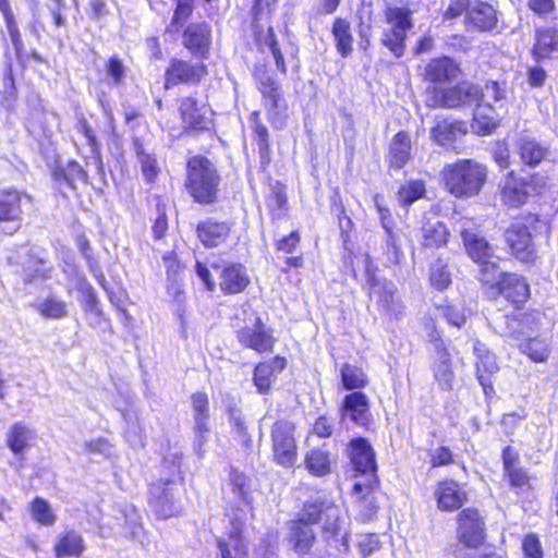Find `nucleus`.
I'll list each match as a JSON object with an SVG mask.
<instances>
[{
  "instance_id": "nucleus-12",
  "label": "nucleus",
  "mask_w": 558,
  "mask_h": 558,
  "mask_svg": "<svg viewBox=\"0 0 558 558\" xmlns=\"http://www.w3.org/2000/svg\"><path fill=\"white\" fill-rule=\"evenodd\" d=\"M458 538L470 548H478L485 539V522L475 508L463 509L458 517Z\"/></svg>"
},
{
  "instance_id": "nucleus-23",
  "label": "nucleus",
  "mask_w": 558,
  "mask_h": 558,
  "mask_svg": "<svg viewBox=\"0 0 558 558\" xmlns=\"http://www.w3.org/2000/svg\"><path fill=\"white\" fill-rule=\"evenodd\" d=\"M217 548L220 558H246L247 545L240 523L233 522L227 537L217 538Z\"/></svg>"
},
{
  "instance_id": "nucleus-24",
  "label": "nucleus",
  "mask_w": 558,
  "mask_h": 558,
  "mask_svg": "<svg viewBox=\"0 0 558 558\" xmlns=\"http://www.w3.org/2000/svg\"><path fill=\"white\" fill-rule=\"evenodd\" d=\"M286 367V360L276 356L269 361L259 363L254 369V385L259 393L269 392L277 375Z\"/></svg>"
},
{
  "instance_id": "nucleus-44",
  "label": "nucleus",
  "mask_w": 558,
  "mask_h": 558,
  "mask_svg": "<svg viewBox=\"0 0 558 558\" xmlns=\"http://www.w3.org/2000/svg\"><path fill=\"white\" fill-rule=\"evenodd\" d=\"M558 50V32L555 28H544L537 32L533 53L537 59L549 57Z\"/></svg>"
},
{
  "instance_id": "nucleus-64",
  "label": "nucleus",
  "mask_w": 558,
  "mask_h": 558,
  "mask_svg": "<svg viewBox=\"0 0 558 558\" xmlns=\"http://www.w3.org/2000/svg\"><path fill=\"white\" fill-rule=\"evenodd\" d=\"M472 2L470 0H451L449 7L444 13L446 20L454 19L461 15L465 10L470 9Z\"/></svg>"
},
{
  "instance_id": "nucleus-51",
  "label": "nucleus",
  "mask_w": 558,
  "mask_h": 558,
  "mask_svg": "<svg viewBox=\"0 0 558 558\" xmlns=\"http://www.w3.org/2000/svg\"><path fill=\"white\" fill-rule=\"evenodd\" d=\"M264 43H265V46L268 47L270 53L272 54L278 71L281 72L282 74H286L287 65H286L283 54L280 50L278 39L275 35V31L272 27H269L267 29V34L265 36Z\"/></svg>"
},
{
  "instance_id": "nucleus-8",
  "label": "nucleus",
  "mask_w": 558,
  "mask_h": 558,
  "mask_svg": "<svg viewBox=\"0 0 558 558\" xmlns=\"http://www.w3.org/2000/svg\"><path fill=\"white\" fill-rule=\"evenodd\" d=\"M500 16L501 13L492 3L473 1L466 11L464 22L468 29L499 34L505 29Z\"/></svg>"
},
{
  "instance_id": "nucleus-21",
  "label": "nucleus",
  "mask_w": 558,
  "mask_h": 558,
  "mask_svg": "<svg viewBox=\"0 0 558 558\" xmlns=\"http://www.w3.org/2000/svg\"><path fill=\"white\" fill-rule=\"evenodd\" d=\"M534 192L532 184L523 178H517L513 171L508 173L501 191L502 201L511 207L523 205Z\"/></svg>"
},
{
  "instance_id": "nucleus-5",
  "label": "nucleus",
  "mask_w": 558,
  "mask_h": 558,
  "mask_svg": "<svg viewBox=\"0 0 558 558\" xmlns=\"http://www.w3.org/2000/svg\"><path fill=\"white\" fill-rule=\"evenodd\" d=\"M295 424L287 418L277 420L270 428L272 460L280 466L291 468L298 459Z\"/></svg>"
},
{
  "instance_id": "nucleus-58",
  "label": "nucleus",
  "mask_w": 558,
  "mask_h": 558,
  "mask_svg": "<svg viewBox=\"0 0 558 558\" xmlns=\"http://www.w3.org/2000/svg\"><path fill=\"white\" fill-rule=\"evenodd\" d=\"M357 547L362 558H368L380 548V542L376 534H365L360 537Z\"/></svg>"
},
{
  "instance_id": "nucleus-57",
  "label": "nucleus",
  "mask_w": 558,
  "mask_h": 558,
  "mask_svg": "<svg viewBox=\"0 0 558 558\" xmlns=\"http://www.w3.org/2000/svg\"><path fill=\"white\" fill-rule=\"evenodd\" d=\"M524 558H543V548L535 534H527L522 542Z\"/></svg>"
},
{
  "instance_id": "nucleus-46",
  "label": "nucleus",
  "mask_w": 558,
  "mask_h": 558,
  "mask_svg": "<svg viewBox=\"0 0 558 558\" xmlns=\"http://www.w3.org/2000/svg\"><path fill=\"white\" fill-rule=\"evenodd\" d=\"M252 119L254 122V134L255 141L258 147V153L260 156V161L263 165L269 162V154H270V144H269V133L268 129L258 121V113L253 112Z\"/></svg>"
},
{
  "instance_id": "nucleus-28",
  "label": "nucleus",
  "mask_w": 558,
  "mask_h": 558,
  "mask_svg": "<svg viewBox=\"0 0 558 558\" xmlns=\"http://www.w3.org/2000/svg\"><path fill=\"white\" fill-rule=\"evenodd\" d=\"M180 112L186 128L194 131H204L210 128L211 121L203 112L193 97H185L181 100Z\"/></svg>"
},
{
  "instance_id": "nucleus-1",
  "label": "nucleus",
  "mask_w": 558,
  "mask_h": 558,
  "mask_svg": "<svg viewBox=\"0 0 558 558\" xmlns=\"http://www.w3.org/2000/svg\"><path fill=\"white\" fill-rule=\"evenodd\" d=\"M487 175V167L473 159H460L445 166L441 171L446 189L458 198L476 196L486 183Z\"/></svg>"
},
{
  "instance_id": "nucleus-60",
  "label": "nucleus",
  "mask_w": 558,
  "mask_h": 558,
  "mask_svg": "<svg viewBox=\"0 0 558 558\" xmlns=\"http://www.w3.org/2000/svg\"><path fill=\"white\" fill-rule=\"evenodd\" d=\"M453 462V453L447 446H440L430 453V465L433 468L449 465Z\"/></svg>"
},
{
  "instance_id": "nucleus-10",
  "label": "nucleus",
  "mask_w": 558,
  "mask_h": 558,
  "mask_svg": "<svg viewBox=\"0 0 558 558\" xmlns=\"http://www.w3.org/2000/svg\"><path fill=\"white\" fill-rule=\"evenodd\" d=\"M511 254L524 264H533L537 254L527 225L521 220L512 222L505 231Z\"/></svg>"
},
{
  "instance_id": "nucleus-39",
  "label": "nucleus",
  "mask_w": 558,
  "mask_h": 558,
  "mask_svg": "<svg viewBox=\"0 0 558 558\" xmlns=\"http://www.w3.org/2000/svg\"><path fill=\"white\" fill-rule=\"evenodd\" d=\"M34 432L23 423L13 424L7 433L5 442L15 456H22L34 438Z\"/></svg>"
},
{
  "instance_id": "nucleus-63",
  "label": "nucleus",
  "mask_w": 558,
  "mask_h": 558,
  "mask_svg": "<svg viewBox=\"0 0 558 558\" xmlns=\"http://www.w3.org/2000/svg\"><path fill=\"white\" fill-rule=\"evenodd\" d=\"M527 7L539 16H547L556 8L554 0H529Z\"/></svg>"
},
{
  "instance_id": "nucleus-43",
  "label": "nucleus",
  "mask_w": 558,
  "mask_h": 558,
  "mask_svg": "<svg viewBox=\"0 0 558 558\" xmlns=\"http://www.w3.org/2000/svg\"><path fill=\"white\" fill-rule=\"evenodd\" d=\"M342 387L347 390L363 389L368 385V377L360 366L349 363L340 367Z\"/></svg>"
},
{
  "instance_id": "nucleus-11",
  "label": "nucleus",
  "mask_w": 558,
  "mask_h": 558,
  "mask_svg": "<svg viewBox=\"0 0 558 558\" xmlns=\"http://www.w3.org/2000/svg\"><path fill=\"white\" fill-rule=\"evenodd\" d=\"M303 520L315 523L323 521V531L331 536L338 534L343 523L340 508L333 502L322 498L304 505Z\"/></svg>"
},
{
  "instance_id": "nucleus-26",
  "label": "nucleus",
  "mask_w": 558,
  "mask_h": 558,
  "mask_svg": "<svg viewBox=\"0 0 558 558\" xmlns=\"http://www.w3.org/2000/svg\"><path fill=\"white\" fill-rule=\"evenodd\" d=\"M221 291L228 294H235L244 291L250 283L246 269L241 264L226 266L219 276Z\"/></svg>"
},
{
  "instance_id": "nucleus-20",
  "label": "nucleus",
  "mask_w": 558,
  "mask_h": 558,
  "mask_svg": "<svg viewBox=\"0 0 558 558\" xmlns=\"http://www.w3.org/2000/svg\"><path fill=\"white\" fill-rule=\"evenodd\" d=\"M499 293L512 304L519 306L530 298V286L524 277L505 274L497 282Z\"/></svg>"
},
{
  "instance_id": "nucleus-4",
  "label": "nucleus",
  "mask_w": 558,
  "mask_h": 558,
  "mask_svg": "<svg viewBox=\"0 0 558 558\" xmlns=\"http://www.w3.org/2000/svg\"><path fill=\"white\" fill-rule=\"evenodd\" d=\"M478 87L469 82H462L448 88L428 86L426 88L425 105L433 109L472 107L478 105Z\"/></svg>"
},
{
  "instance_id": "nucleus-37",
  "label": "nucleus",
  "mask_w": 558,
  "mask_h": 558,
  "mask_svg": "<svg viewBox=\"0 0 558 558\" xmlns=\"http://www.w3.org/2000/svg\"><path fill=\"white\" fill-rule=\"evenodd\" d=\"M380 214L381 225L386 232L385 245L387 260L392 265H399L404 258V253L401 248L400 236L397 232H395L392 226L386 218V215L389 214V211L380 210Z\"/></svg>"
},
{
  "instance_id": "nucleus-47",
  "label": "nucleus",
  "mask_w": 558,
  "mask_h": 558,
  "mask_svg": "<svg viewBox=\"0 0 558 558\" xmlns=\"http://www.w3.org/2000/svg\"><path fill=\"white\" fill-rule=\"evenodd\" d=\"M31 514L36 522L45 526H51L57 521V515L53 513L50 504L40 497H36L31 502Z\"/></svg>"
},
{
  "instance_id": "nucleus-36",
  "label": "nucleus",
  "mask_w": 558,
  "mask_h": 558,
  "mask_svg": "<svg viewBox=\"0 0 558 558\" xmlns=\"http://www.w3.org/2000/svg\"><path fill=\"white\" fill-rule=\"evenodd\" d=\"M331 34L339 54L342 58H348L353 51V35L350 23L345 19L337 17L333 21Z\"/></svg>"
},
{
  "instance_id": "nucleus-62",
  "label": "nucleus",
  "mask_w": 558,
  "mask_h": 558,
  "mask_svg": "<svg viewBox=\"0 0 558 558\" xmlns=\"http://www.w3.org/2000/svg\"><path fill=\"white\" fill-rule=\"evenodd\" d=\"M84 447L85 450L90 453H98L105 457H109L111 453V446L105 438L86 441Z\"/></svg>"
},
{
  "instance_id": "nucleus-55",
  "label": "nucleus",
  "mask_w": 558,
  "mask_h": 558,
  "mask_svg": "<svg viewBox=\"0 0 558 558\" xmlns=\"http://www.w3.org/2000/svg\"><path fill=\"white\" fill-rule=\"evenodd\" d=\"M194 10V0H178L171 26H183Z\"/></svg>"
},
{
  "instance_id": "nucleus-9",
  "label": "nucleus",
  "mask_w": 558,
  "mask_h": 558,
  "mask_svg": "<svg viewBox=\"0 0 558 558\" xmlns=\"http://www.w3.org/2000/svg\"><path fill=\"white\" fill-rule=\"evenodd\" d=\"M178 496L179 489L172 482L153 484L150 486V508L160 519L178 515L182 511V504Z\"/></svg>"
},
{
  "instance_id": "nucleus-48",
  "label": "nucleus",
  "mask_w": 558,
  "mask_h": 558,
  "mask_svg": "<svg viewBox=\"0 0 558 558\" xmlns=\"http://www.w3.org/2000/svg\"><path fill=\"white\" fill-rule=\"evenodd\" d=\"M429 281L432 286L442 291L451 282L450 272L448 271L447 264L442 259H437L430 267Z\"/></svg>"
},
{
  "instance_id": "nucleus-42",
  "label": "nucleus",
  "mask_w": 558,
  "mask_h": 558,
  "mask_svg": "<svg viewBox=\"0 0 558 558\" xmlns=\"http://www.w3.org/2000/svg\"><path fill=\"white\" fill-rule=\"evenodd\" d=\"M21 213L20 193L13 190L0 191V221H16Z\"/></svg>"
},
{
  "instance_id": "nucleus-25",
  "label": "nucleus",
  "mask_w": 558,
  "mask_h": 558,
  "mask_svg": "<svg viewBox=\"0 0 558 558\" xmlns=\"http://www.w3.org/2000/svg\"><path fill=\"white\" fill-rule=\"evenodd\" d=\"M254 77L257 81L258 90L263 95L265 107L269 111H276L282 100L279 84L265 68H257L254 71Z\"/></svg>"
},
{
  "instance_id": "nucleus-31",
  "label": "nucleus",
  "mask_w": 558,
  "mask_h": 558,
  "mask_svg": "<svg viewBox=\"0 0 558 558\" xmlns=\"http://www.w3.org/2000/svg\"><path fill=\"white\" fill-rule=\"evenodd\" d=\"M459 68L453 60L447 57L429 61L425 68V78L432 83L448 82L457 77Z\"/></svg>"
},
{
  "instance_id": "nucleus-32",
  "label": "nucleus",
  "mask_w": 558,
  "mask_h": 558,
  "mask_svg": "<svg viewBox=\"0 0 558 558\" xmlns=\"http://www.w3.org/2000/svg\"><path fill=\"white\" fill-rule=\"evenodd\" d=\"M133 148L146 181L153 182L160 172L154 151L141 138L133 140Z\"/></svg>"
},
{
  "instance_id": "nucleus-56",
  "label": "nucleus",
  "mask_w": 558,
  "mask_h": 558,
  "mask_svg": "<svg viewBox=\"0 0 558 558\" xmlns=\"http://www.w3.org/2000/svg\"><path fill=\"white\" fill-rule=\"evenodd\" d=\"M524 352L535 362L546 361L549 354L547 344L539 339L530 340L524 347Z\"/></svg>"
},
{
  "instance_id": "nucleus-13",
  "label": "nucleus",
  "mask_w": 558,
  "mask_h": 558,
  "mask_svg": "<svg viewBox=\"0 0 558 558\" xmlns=\"http://www.w3.org/2000/svg\"><path fill=\"white\" fill-rule=\"evenodd\" d=\"M502 476L518 494L527 492L531 488L530 476L520 464L518 451L507 446L502 450Z\"/></svg>"
},
{
  "instance_id": "nucleus-52",
  "label": "nucleus",
  "mask_w": 558,
  "mask_h": 558,
  "mask_svg": "<svg viewBox=\"0 0 558 558\" xmlns=\"http://www.w3.org/2000/svg\"><path fill=\"white\" fill-rule=\"evenodd\" d=\"M39 311L45 317L58 319L66 315V305L60 300L50 298L40 304Z\"/></svg>"
},
{
  "instance_id": "nucleus-15",
  "label": "nucleus",
  "mask_w": 558,
  "mask_h": 558,
  "mask_svg": "<svg viewBox=\"0 0 558 558\" xmlns=\"http://www.w3.org/2000/svg\"><path fill=\"white\" fill-rule=\"evenodd\" d=\"M183 46L195 57L206 59L211 45V27L202 21L186 26L182 36Z\"/></svg>"
},
{
  "instance_id": "nucleus-34",
  "label": "nucleus",
  "mask_w": 558,
  "mask_h": 558,
  "mask_svg": "<svg viewBox=\"0 0 558 558\" xmlns=\"http://www.w3.org/2000/svg\"><path fill=\"white\" fill-rule=\"evenodd\" d=\"M332 458L327 447L311 449L305 456V465L308 472L315 476H325L331 471Z\"/></svg>"
},
{
  "instance_id": "nucleus-53",
  "label": "nucleus",
  "mask_w": 558,
  "mask_h": 558,
  "mask_svg": "<svg viewBox=\"0 0 558 558\" xmlns=\"http://www.w3.org/2000/svg\"><path fill=\"white\" fill-rule=\"evenodd\" d=\"M480 264V280L485 284H494L501 279L505 274H501L496 263L486 259Z\"/></svg>"
},
{
  "instance_id": "nucleus-40",
  "label": "nucleus",
  "mask_w": 558,
  "mask_h": 558,
  "mask_svg": "<svg viewBox=\"0 0 558 558\" xmlns=\"http://www.w3.org/2000/svg\"><path fill=\"white\" fill-rule=\"evenodd\" d=\"M465 124L461 121H450L447 119L437 120L432 129V137L439 145H447L453 142L457 136L465 134Z\"/></svg>"
},
{
  "instance_id": "nucleus-29",
  "label": "nucleus",
  "mask_w": 558,
  "mask_h": 558,
  "mask_svg": "<svg viewBox=\"0 0 558 558\" xmlns=\"http://www.w3.org/2000/svg\"><path fill=\"white\" fill-rule=\"evenodd\" d=\"M461 236L469 256L476 263L485 262L493 257V248L475 230L462 229Z\"/></svg>"
},
{
  "instance_id": "nucleus-45",
  "label": "nucleus",
  "mask_w": 558,
  "mask_h": 558,
  "mask_svg": "<svg viewBox=\"0 0 558 558\" xmlns=\"http://www.w3.org/2000/svg\"><path fill=\"white\" fill-rule=\"evenodd\" d=\"M425 183L422 180H410L400 186L397 196L399 204L408 207L417 199L425 197Z\"/></svg>"
},
{
  "instance_id": "nucleus-3",
  "label": "nucleus",
  "mask_w": 558,
  "mask_h": 558,
  "mask_svg": "<svg viewBox=\"0 0 558 558\" xmlns=\"http://www.w3.org/2000/svg\"><path fill=\"white\" fill-rule=\"evenodd\" d=\"M220 175L213 161L194 156L186 165L185 189L196 203L209 205L217 201Z\"/></svg>"
},
{
  "instance_id": "nucleus-50",
  "label": "nucleus",
  "mask_w": 558,
  "mask_h": 558,
  "mask_svg": "<svg viewBox=\"0 0 558 558\" xmlns=\"http://www.w3.org/2000/svg\"><path fill=\"white\" fill-rule=\"evenodd\" d=\"M478 104L486 102L492 107V102H499L506 97V88L496 81H488L483 89L478 88Z\"/></svg>"
},
{
  "instance_id": "nucleus-22",
  "label": "nucleus",
  "mask_w": 558,
  "mask_h": 558,
  "mask_svg": "<svg viewBox=\"0 0 558 558\" xmlns=\"http://www.w3.org/2000/svg\"><path fill=\"white\" fill-rule=\"evenodd\" d=\"M515 149L521 162L530 168L537 167L549 153L548 146L529 135L517 140Z\"/></svg>"
},
{
  "instance_id": "nucleus-6",
  "label": "nucleus",
  "mask_w": 558,
  "mask_h": 558,
  "mask_svg": "<svg viewBox=\"0 0 558 558\" xmlns=\"http://www.w3.org/2000/svg\"><path fill=\"white\" fill-rule=\"evenodd\" d=\"M412 12L407 8L387 7L386 22L391 26L383 33L381 44L387 47L396 58H401L405 51L408 31L412 29Z\"/></svg>"
},
{
  "instance_id": "nucleus-19",
  "label": "nucleus",
  "mask_w": 558,
  "mask_h": 558,
  "mask_svg": "<svg viewBox=\"0 0 558 558\" xmlns=\"http://www.w3.org/2000/svg\"><path fill=\"white\" fill-rule=\"evenodd\" d=\"M473 351L476 355V376L484 391L493 389L490 377L498 372L499 366L496 356L481 341L476 340L473 344Z\"/></svg>"
},
{
  "instance_id": "nucleus-30",
  "label": "nucleus",
  "mask_w": 558,
  "mask_h": 558,
  "mask_svg": "<svg viewBox=\"0 0 558 558\" xmlns=\"http://www.w3.org/2000/svg\"><path fill=\"white\" fill-rule=\"evenodd\" d=\"M411 158V138L407 132L397 133L390 142L387 160L390 168L401 169Z\"/></svg>"
},
{
  "instance_id": "nucleus-59",
  "label": "nucleus",
  "mask_w": 558,
  "mask_h": 558,
  "mask_svg": "<svg viewBox=\"0 0 558 558\" xmlns=\"http://www.w3.org/2000/svg\"><path fill=\"white\" fill-rule=\"evenodd\" d=\"M106 72L112 85L121 84L125 76V68L122 61L117 57L109 59L106 66Z\"/></svg>"
},
{
  "instance_id": "nucleus-41",
  "label": "nucleus",
  "mask_w": 558,
  "mask_h": 558,
  "mask_svg": "<svg viewBox=\"0 0 558 558\" xmlns=\"http://www.w3.org/2000/svg\"><path fill=\"white\" fill-rule=\"evenodd\" d=\"M449 232L441 221H426L422 227V244L425 247H440L447 243Z\"/></svg>"
},
{
  "instance_id": "nucleus-33",
  "label": "nucleus",
  "mask_w": 558,
  "mask_h": 558,
  "mask_svg": "<svg viewBox=\"0 0 558 558\" xmlns=\"http://www.w3.org/2000/svg\"><path fill=\"white\" fill-rule=\"evenodd\" d=\"M303 519L304 509L300 513L299 519L292 523L291 527V537L292 541L294 542V549L301 554L306 553L311 548L315 539L313 530L310 526L315 522Z\"/></svg>"
},
{
  "instance_id": "nucleus-17",
  "label": "nucleus",
  "mask_w": 558,
  "mask_h": 558,
  "mask_svg": "<svg viewBox=\"0 0 558 558\" xmlns=\"http://www.w3.org/2000/svg\"><path fill=\"white\" fill-rule=\"evenodd\" d=\"M206 74L203 63L191 64L183 60L173 59L166 71V88L180 83H197Z\"/></svg>"
},
{
  "instance_id": "nucleus-38",
  "label": "nucleus",
  "mask_w": 558,
  "mask_h": 558,
  "mask_svg": "<svg viewBox=\"0 0 558 558\" xmlns=\"http://www.w3.org/2000/svg\"><path fill=\"white\" fill-rule=\"evenodd\" d=\"M85 550V543L80 533L69 530L62 534L54 546L57 558L80 557Z\"/></svg>"
},
{
  "instance_id": "nucleus-18",
  "label": "nucleus",
  "mask_w": 558,
  "mask_h": 558,
  "mask_svg": "<svg viewBox=\"0 0 558 558\" xmlns=\"http://www.w3.org/2000/svg\"><path fill=\"white\" fill-rule=\"evenodd\" d=\"M196 232L204 246L214 248L228 241L231 225L227 221H217L214 218H207L197 225Z\"/></svg>"
},
{
  "instance_id": "nucleus-54",
  "label": "nucleus",
  "mask_w": 558,
  "mask_h": 558,
  "mask_svg": "<svg viewBox=\"0 0 558 558\" xmlns=\"http://www.w3.org/2000/svg\"><path fill=\"white\" fill-rule=\"evenodd\" d=\"M439 314L452 326L460 328L465 323V315L460 306L446 304L438 306Z\"/></svg>"
},
{
  "instance_id": "nucleus-16",
  "label": "nucleus",
  "mask_w": 558,
  "mask_h": 558,
  "mask_svg": "<svg viewBox=\"0 0 558 558\" xmlns=\"http://www.w3.org/2000/svg\"><path fill=\"white\" fill-rule=\"evenodd\" d=\"M238 340L246 348L260 353L271 351L274 347V338L258 316H254L251 326L238 331Z\"/></svg>"
},
{
  "instance_id": "nucleus-61",
  "label": "nucleus",
  "mask_w": 558,
  "mask_h": 558,
  "mask_svg": "<svg viewBox=\"0 0 558 558\" xmlns=\"http://www.w3.org/2000/svg\"><path fill=\"white\" fill-rule=\"evenodd\" d=\"M230 484L232 492L238 496L239 499L246 500V476L236 470L230 472Z\"/></svg>"
},
{
  "instance_id": "nucleus-27",
  "label": "nucleus",
  "mask_w": 558,
  "mask_h": 558,
  "mask_svg": "<svg viewBox=\"0 0 558 558\" xmlns=\"http://www.w3.org/2000/svg\"><path fill=\"white\" fill-rule=\"evenodd\" d=\"M438 508L444 511L459 509L466 500L465 492L454 481L439 483L436 489Z\"/></svg>"
},
{
  "instance_id": "nucleus-35",
  "label": "nucleus",
  "mask_w": 558,
  "mask_h": 558,
  "mask_svg": "<svg viewBox=\"0 0 558 558\" xmlns=\"http://www.w3.org/2000/svg\"><path fill=\"white\" fill-rule=\"evenodd\" d=\"M434 376L445 389H450L454 379L450 353L447 349L436 345V359L434 363Z\"/></svg>"
},
{
  "instance_id": "nucleus-2",
  "label": "nucleus",
  "mask_w": 558,
  "mask_h": 558,
  "mask_svg": "<svg viewBox=\"0 0 558 558\" xmlns=\"http://www.w3.org/2000/svg\"><path fill=\"white\" fill-rule=\"evenodd\" d=\"M349 456L355 471V476H362V480L355 482L353 492L359 497L360 502L364 504L373 512L377 506L373 498L369 497L378 486L375 452L367 439L360 437L351 440Z\"/></svg>"
},
{
  "instance_id": "nucleus-49",
  "label": "nucleus",
  "mask_w": 558,
  "mask_h": 558,
  "mask_svg": "<svg viewBox=\"0 0 558 558\" xmlns=\"http://www.w3.org/2000/svg\"><path fill=\"white\" fill-rule=\"evenodd\" d=\"M192 407L194 412V424L202 428L203 423H208L209 400L205 392H196L192 396Z\"/></svg>"
},
{
  "instance_id": "nucleus-7",
  "label": "nucleus",
  "mask_w": 558,
  "mask_h": 558,
  "mask_svg": "<svg viewBox=\"0 0 558 558\" xmlns=\"http://www.w3.org/2000/svg\"><path fill=\"white\" fill-rule=\"evenodd\" d=\"M369 296L375 301L379 311L390 319H399L404 314L405 306L397 293L393 282L369 276Z\"/></svg>"
},
{
  "instance_id": "nucleus-14",
  "label": "nucleus",
  "mask_w": 558,
  "mask_h": 558,
  "mask_svg": "<svg viewBox=\"0 0 558 558\" xmlns=\"http://www.w3.org/2000/svg\"><path fill=\"white\" fill-rule=\"evenodd\" d=\"M341 420L350 418L354 424L367 428L372 422L368 397L362 391L347 395L340 407Z\"/></svg>"
}]
</instances>
